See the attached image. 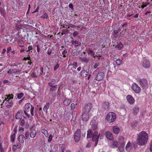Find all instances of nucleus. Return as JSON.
<instances>
[{"label": "nucleus", "instance_id": "1", "mask_svg": "<svg viewBox=\"0 0 152 152\" xmlns=\"http://www.w3.org/2000/svg\"><path fill=\"white\" fill-rule=\"evenodd\" d=\"M148 135L147 133L144 131L139 133L137 137V144L140 145H145L148 141Z\"/></svg>", "mask_w": 152, "mask_h": 152}, {"label": "nucleus", "instance_id": "2", "mask_svg": "<svg viewBox=\"0 0 152 152\" xmlns=\"http://www.w3.org/2000/svg\"><path fill=\"white\" fill-rule=\"evenodd\" d=\"M25 110L24 113L27 116L28 118H29L30 115L28 114V112L30 111V113L32 116L34 115V107L29 103L26 104L25 106Z\"/></svg>", "mask_w": 152, "mask_h": 152}, {"label": "nucleus", "instance_id": "3", "mask_svg": "<svg viewBox=\"0 0 152 152\" xmlns=\"http://www.w3.org/2000/svg\"><path fill=\"white\" fill-rule=\"evenodd\" d=\"M116 118V115L115 113L111 112L109 113L107 115L106 121L109 123H111L114 121Z\"/></svg>", "mask_w": 152, "mask_h": 152}, {"label": "nucleus", "instance_id": "4", "mask_svg": "<svg viewBox=\"0 0 152 152\" xmlns=\"http://www.w3.org/2000/svg\"><path fill=\"white\" fill-rule=\"evenodd\" d=\"M36 134L37 131L36 129H31L30 132L27 131L26 132L25 134L26 138L27 139L29 135L31 138H34L36 136Z\"/></svg>", "mask_w": 152, "mask_h": 152}, {"label": "nucleus", "instance_id": "5", "mask_svg": "<svg viewBox=\"0 0 152 152\" xmlns=\"http://www.w3.org/2000/svg\"><path fill=\"white\" fill-rule=\"evenodd\" d=\"M92 104L91 103L87 104L84 107L83 112L85 113H87L88 114H90L91 111H92Z\"/></svg>", "mask_w": 152, "mask_h": 152}, {"label": "nucleus", "instance_id": "6", "mask_svg": "<svg viewBox=\"0 0 152 152\" xmlns=\"http://www.w3.org/2000/svg\"><path fill=\"white\" fill-rule=\"evenodd\" d=\"M138 81L141 87L142 88H148V83L146 79L144 78L139 79Z\"/></svg>", "mask_w": 152, "mask_h": 152}, {"label": "nucleus", "instance_id": "7", "mask_svg": "<svg viewBox=\"0 0 152 152\" xmlns=\"http://www.w3.org/2000/svg\"><path fill=\"white\" fill-rule=\"evenodd\" d=\"M81 138V131L80 129H77L74 133V139L76 142H79Z\"/></svg>", "mask_w": 152, "mask_h": 152}, {"label": "nucleus", "instance_id": "8", "mask_svg": "<svg viewBox=\"0 0 152 152\" xmlns=\"http://www.w3.org/2000/svg\"><path fill=\"white\" fill-rule=\"evenodd\" d=\"M132 88L133 91L136 93H139L141 92V88L136 83H134L132 85Z\"/></svg>", "mask_w": 152, "mask_h": 152}, {"label": "nucleus", "instance_id": "9", "mask_svg": "<svg viewBox=\"0 0 152 152\" xmlns=\"http://www.w3.org/2000/svg\"><path fill=\"white\" fill-rule=\"evenodd\" d=\"M109 108V103L108 102H104L103 104L102 107V110L103 112H106Z\"/></svg>", "mask_w": 152, "mask_h": 152}, {"label": "nucleus", "instance_id": "10", "mask_svg": "<svg viewBox=\"0 0 152 152\" xmlns=\"http://www.w3.org/2000/svg\"><path fill=\"white\" fill-rule=\"evenodd\" d=\"M126 99L128 103L131 104H132L134 103V99L131 95H127Z\"/></svg>", "mask_w": 152, "mask_h": 152}, {"label": "nucleus", "instance_id": "11", "mask_svg": "<svg viewBox=\"0 0 152 152\" xmlns=\"http://www.w3.org/2000/svg\"><path fill=\"white\" fill-rule=\"evenodd\" d=\"M150 64L148 60L144 59L142 62V65L145 68H148L150 66Z\"/></svg>", "mask_w": 152, "mask_h": 152}, {"label": "nucleus", "instance_id": "12", "mask_svg": "<svg viewBox=\"0 0 152 152\" xmlns=\"http://www.w3.org/2000/svg\"><path fill=\"white\" fill-rule=\"evenodd\" d=\"M105 136L106 138L109 140H112L113 139V137L112 133L109 131L105 133Z\"/></svg>", "mask_w": 152, "mask_h": 152}, {"label": "nucleus", "instance_id": "13", "mask_svg": "<svg viewBox=\"0 0 152 152\" xmlns=\"http://www.w3.org/2000/svg\"><path fill=\"white\" fill-rule=\"evenodd\" d=\"M99 136L98 135V132L97 131H95L93 134L92 137V141H98L99 138Z\"/></svg>", "mask_w": 152, "mask_h": 152}, {"label": "nucleus", "instance_id": "14", "mask_svg": "<svg viewBox=\"0 0 152 152\" xmlns=\"http://www.w3.org/2000/svg\"><path fill=\"white\" fill-rule=\"evenodd\" d=\"M90 114H88L87 113H85L83 112V113L82 115V120L84 121H87L89 118V116Z\"/></svg>", "mask_w": 152, "mask_h": 152}, {"label": "nucleus", "instance_id": "15", "mask_svg": "<svg viewBox=\"0 0 152 152\" xmlns=\"http://www.w3.org/2000/svg\"><path fill=\"white\" fill-rule=\"evenodd\" d=\"M5 102L6 106L7 108H10L12 107L13 106V102L11 99H8L6 100Z\"/></svg>", "mask_w": 152, "mask_h": 152}, {"label": "nucleus", "instance_id": "16", "mask_svg": "<svg viewBox=\"0 0 152 152\" xmlns=\"http://www.w3.org/2000/svg\"><path fill=\"white\" fill-rule=\"evenodd\" d=\"M23 112L22 111H18L16 114L15 118L17 119H20L23 116Z\"/></svg>", "mask_w": 152, "mask_h": 152}, {"label": "nucleus", "instance_id": "17", "mask_svg": "<svg viewBox=\"0 0 152 152\" xmlns=\"http://www.w3.org/2000/svg\"><path fill=\"white\" fill-rule=\"evenodd\" d=\"M103 78V74L102 73H98L95 77V79L98 81L100 80Z\"/></svg>", "mask_w": 152, "mask_h": 152}, {"label": "nucleus", "instance_id": "18", "mask_svg": "<svg viewBox=\"0 0 152 152\" xmlns=\"http://www.w3.org/2000/svg\"><path fill=\"white\" fill-rule=\"evenodd\" d=\"M18 140L20 143H23L25 140L24 136L23 134H20L18 137Z\"/></svg>", "mask_w": 152, "mask_h": 152}, {"label": "nucleus", "instance_id": "19", "mask_svg": "<svg viewBox=\"0 0 152 152\" xmlns=\"http://www.w3.org/2000/svg\"><path fill=\"white\" fill-rule=\"evenodd\" d=\"M81 76L83 77H86L88 75V72L86 70H83L81 72Z\"/></svg>", "mask_w": 152, "mask_h": 152}, {"label": "nucleus", "instance_id": "20", "mask_svg": "<svg viewBox=\"0 0 152 152\" xmlns=\"http://www.w3.org/2000/svg\"><path fill=\"white\" fill-rule=\"evenodd\" d=\"M50 106V103L48 102L46 103L45 105L44 106L43 110L46 113L47 112L48 109L49 108Z\"/></svg>", "mask_w": 152, "mask_h": 152}, {"label": "nucleus", "instance_id": "21", "mask_svg": "<svg viewBox=\"0 0 152 152\" xmlns=\"http://www.w3.org/2000/svg\"><path fill=\"white\" fill-rule=\"evenodd\" d=\"M114 133L116 134H118L120 132V129L117 126H114L113 128Z\"/></svg>", "mask_w": 152, "mask_h": 152}, {"label": "nucleus", "instance_id": "22", "mask_svg": "<svg viewBox=\"0 0 152 152\" xmlns=\"http://www.w3.org/2000/svg\"><path fill=\"white\" fill-rule=\"evenodd\" d=\"M139 111V107L137 106H135L133 109V113L134 115H136Z\"/></svg>", "mask_w": 152, "mask_h": 152}, {"label": "nucleus", "instance_id": "23", "mask_svg": "<svg viewBox=\"0 0 152 152\" xmlns=\"http://www.w3.org/2000/svg\"><path fill=\"white\" fill-rule=\"evenodd\" d=\"M71 101L69 99H66L63 102V104L65 106H67L69 104Z\"/></svg>", "mask_w": 152, "mask_h": 152}, {"label": "nucleus", "instance_id": "24", "mask_svg": "<svg viewBox=\"0 0 152 152\" xmlns=\"http://www.w3.org/2000/svg\"><path fill=\"white\" fill-rule=\"evenodd\" d=\"M125 145L124 142H123L121 143L118 149L121 152H122L124 150V147Z\"/></svg>", "mask_w": 152, "mask_h": 152}, {"label": "nucleus", "instance_id": "25", "mask_svg": "<svg viewBox=\"0 0 152 152\" xmlns=\"http://www.w3.org/2000/svg\"><path fill=\"white\" fill-rule=\"evenodd\" d=\"M92 135V132L91 129H89L87 131V139L90 138Z\"/></svg>", "mask_w": 152, "mask_h": 152}, {"label": "nucleus", "instance_id": "26", "mask_svg": "<svg viewBox=\"0 0 152 152\" xmlns=\"http://www.w3.org/2000/svg\"><path fill=\"white\" fill-rule=\"evenodd\" d=\"M72 43L73 45H74L75 47H77L81 45V42L77 41H72Z\"/></svg>", "mask_w": 152, "mask_h": 152}, {"label": "nucleus", "instance_id": "27", "mask_svg": "<svg viewBox=\"0 0 152 152\" xmlns=\"http://www.w3.org/2000/svg\"><path fill=\"white\" fill-rule=\"evenodd\" d=\"M87 52L88 54H91V56H93L94 58H95L96 56V55H95V53L93 51L91 50H87Z\"/></svg>", "mask_w": 152, "mask_h": 152}, {"label": "nucleus", "instance_id": "28", "mask_svg": "<svg viewBox=\"0 0 152 152\" xmlns=\"http://www.w3.org/2000/svg\"><path fill=\"white\" fill-rule=\"evenodd\" d=\"M42 133L44 134L45 137H47L48 136V132L45 129H43L41 130Z\"/></svg>", "mask_w": 152, "mask_h": 152}, {"label": "nucleus", "instance_id": "29", "mask_svg": "<svg viewBox=\"0 0 152 152\" xmlns=\"http://www.w3.org/2000/svg\"><path fill=\"white\" fill-rule=\"evenodd\" d=\"M119 31L117 30H114L113 31V36L115 38L118 37L119 36Z\"/></svg>", "mask_w": 152, "mask_h": 152}, {"label": "nucleus", "instance_id": "30", "mask_svg": "<svg viewBox=\"0 0 152 152\" xmlns=\"http://www.w3.org/2000/svg\"><path fill=\"white\" fill-rule=\"evenodd\" d=\"M13 98V95L12 94L9 95H6V97H4V100H7V99H11Z\"/></svg>", "mask_w": 152, "mask_h": 152}, {"label": "nucleus", "instance_id": "31", "mask_svg": "<svg viewBox=\"0 0 152 152\" xmlns=\"http://www.w3.org/2000/svg\"><path fill=\"white\" fill-rule=\"evenodd\" d=\"M131 143L130 142H128L126 146V150L128 151H129L131 149Z\"/></svg>", "mask_w": 152, "mask_h": 152}, {"label": "nucleus", "instance_id": "32", "mask_svg": "<svg viewBox=\"0 0 152 152\" xmlns=\"http://www.w3.org/2000/svg\"><path fill=\"white\" fill-rule=\"evenodd\" d=\"M115 62L119 66L122 63V61L120 59H118L116 60Z\"/></svg>", "mask_w": 152, "mask_h": 152}, {"label": "nucleus", "instance_id": "33", "mask_svg": "<svg viewBox=\"0 0 152 152\" xmlns=\"http://www.w3.org/2000/svg\"><path fill=\"white\" fill-rule=\"evenodd\" d=\"M57 86L56 85H54L51 87L50 89V90L51 91H53L56 90L57 88Z\"/></svg>", "mask_w": 152, "mask_h": 152}, {"label": "nucleus", "instance_id": "34", "mask_svg": "<svg viewBox=\"0 0 152 152\" xmlns=\"http://www.w3.org/2000/svg\"><path fill=\"white\" fill-rule=\"evenodd\" d=\"M15 134L13 133L12 134H11L10 137L11 141L12 142H14L15 140Z\"/></svg>", "mask_w": 152, "mask_h": 152}, {"label": "nucleus", "instance_id": "35", "mask_svg": "<svg viewBox=\"0 0 152 152\" xmlns=\"http://www.w3.org/2000/svg\"><path fill=\"white\" fill-rule=\"evenodd\" d=\"M123 47V44H121V43H119L116 46V48L118 49V50H120Z\"/></svg>", "mask_w": 152, "mask_h": 152}, {"label": "nucleus", "instance_id": "36", "mask_svg": "<svg viewBox=\"0 0 152 152\" xmlns=\"http://www.w3.org/2000/svg\"><path fill=\"white\" fill-rule=\"evenodd\" d=\"M12 69V72L13 73H19L20 72H21V70L19 69L18 70L17 69Z\"/></svg>", "mask_w": 152, "mask_h": 152}, {"label": "nucleus", "instance_id": "37", "mask_svg": "<svg viewBox=\"0 0 152 152\" xmlns=\"http://www.w3.org/2000/svg\"><path fill=\"white\" fill-rule=\"evenodd\" d=\"M43 68H41L39 70H38V72L39 73V75L41 76L42 75L43 73Z\"/></svg>", "mask_w": 152, "mask_h": 152}, {"label": "nucleus", "instance_id": "38", "mask_svg": "<svg viewBox=\"0 0 152 152\" xmlns=\"http://www.w3.org/2000/svg\"><path fill=\"white\" fill-rule=\"evenodd\" d=\"M24 94L23 93H19L18 94L17 97L18 99H21L23 96Z\"/></svg>", "mask_w": 152, "mask_h": 152}, {"label": "nucleus", "instance_id": "39", "mask_svg": "<svg viewBox=\"0 0 152 152\" xmlns=\"http://www.w3.org/2000/svg\"><path fill=\"white\" fill-rule=\"evenodd\" d=\"M41 17L43 19H46L48 17V15L47 13H45L42 15Z\"/></svg>", "mask_w": 152, "mask_h": 152}, {"label": "nucleus", "instance_id": "40", "mask_svg": "<svg viewBox=\"0 0 152 152\" xmlns=\"http://www.w3.org/2000/svg\"><path fill=\"white\" fill-rule=\"evenodd\" d=\"M92 128L94 130L96 129L97 128V124L93 123L92 125Z\"/></svg>", "mask_w": 152, "mask_h": 152}, {"label": "nucleus", "instance_id": "41", "mask_svg": "<svg viewBox=\"0 0 152 152\" xmlns=\"http://www.w3.org/2000/svg\"><path fill=\"white\" fill-rule=\"evenodd\" d=\"M75 105L74 103H72L71 105V108L72 110H74L75 107Z\"/></svg>", "mask_w": 152, "mask_h": 152}, {"label": "nucleus", "instance_id": "42", "mask_svg": "<svg viewBox=\"0 0 152 152\" xmlns=\"http://www.w3.org/2000/svg\"><path fill=\"white\" fill-rule=\"evenodd\" d=\"M67 51L66 50H64L62 52V54L63 55V56L64 57H65L66 56V54H67Z\"/></svg>", "mask_w": 152, "mask_h": 152}, {"label": "nucleus", "instance_id": "43", "mask_svg": "<svg viewBox=\"0 0 152 152\" xmlns=\"http://www.w3.org/2000/svg\"><path fill=\"white\" fill-rule=\"evenodd\" d=\"M59 67V65L58 64H56L54 67V71H56L57 69Z\"/></svg>", "mask_w": 152, "mask_h": 152}, {"label": "nucleus", "instance_id": "44", "mask_svg": "<svg viewBox=\"0 0 152 152\" xmlns=\"http://www.w3.org/2000/svg\"><path fill=\"white\" fill-rule=\"evenodd\" d=\"M99 63H95L94 66V67L95 69H96L97 68V67L98 66H99Z\"/></svg>", "mask_w": 152, "mask_h": 152}, {"label": "nucleus", "instance_id": "45", "mask_svg": "<svg viewBox=\"0 0 152 152\" xmlns=\"http://www.w3.org/2000/svg\"><path fill=\"white\" fill-rule=\"evenodd\" d=\"M65 149V146L64 145L62 144L61 146V149L62 152H64Z\"/></svg>", "mask_w": 152, "mask_h": 152}, {"label": "nucleus", "instance_id": "46", "mask_svg": "<svg viewBox=\"0 0 152 152\" xmlns=\"http://www.w3.org/2000/svg\"><path fill=\"white\" fill-rule=\"evenodd\" d=\"M113 144L114 147H117L118 146V142L117 141H113Z\"/></svg>", "mask_w": 152, "mask_h": 152}, {"label": "nucleus", "instance_id": "47", "mask_svg": "<svg viewBox=\"0 0 152 152\" xmlns=\"http://www.w3.org/2000/svg\"><path fill=\"white\" fill-rule=\"evenodd\" d=\"M16 29L18 31L19 30H20V29L21 28V26L20 25H17L16 26Z\"/></svg>", "mask_w": 152, "mask_h": 152}, {"label": "nucleus", "instance_id": "48", "mask_svg": "<svg viewBox=\"0 0 152 152\" xmlns=\"http://www.w3.org/2000/svg\"><path fill=\"white\" fill-rule=\"evenodd\" d=\"M18 148H19L21 146V145L19 143H17L15 145Z\"/></svg>", "mask_w": 152, "mask_h": 152}, {"label": "nucleus", "instance_id": "49", "mask_svg": "<svg viewBox=\"0 0 152 152\" xmlns=\"http://www.w3.org/2000/svg\"><path fill=\"white\" fill-rule=\"evenodd\" d=\"M12 50V48L11 47H9L7 49V53L8 54L9 52Z\"/></svg>", "mask_w": 152, "mask_h": 152}, {"label": "nucleus", "instance_id": "50", "mask_svg": "<svg viewBox=\"0 0 152 152\" xmlns=\"http://www.w3.org/2000/svg\"><path fill=\"white\" fill-rule=\"evenodd\" d=\"M69 30L65 29L63 30V32L64 34H67L69 32Z\"/></svg>", "mask_w": 152, "mask_h": 152}, {"label": "nucleus", "instance_id": "51", "mask_svg": "<svg viewBox=\"0 0 152 152\" xmlns=\"http://www.w3.org/2000/svg\"><path fill=\"white\" fill-rule=\"evenodd\" d=\"M53 136L52 135L50 134L49 137V139H48V141L49 142H50L52 140Z\"/></svg>", "mask_w": 152, "mask_h": 152}, {"label": "nucleus", "instance_id": "52", "mask_svg": "<svg viewBox=\"0 0 152 152\" xmlns=\"http://www.w3.org/2000/svg\"><path fill=\"white\" fill-rule=\"evenodd\" d=\"M126 29L125 30L122 31L121 33V36H122L124 35L126 33Z\"/></svg>", "mask_w": 152, "mask_h": 152}, {"label": "nucleus", "instance_id": "53", "mask_svg": "<svg viewBox=\"0 0 152 152\" xmlns=\"http://www.w3.org/2000/svg\"><path fill=\"white\" fill-rule=\"evenodd\" d=\"M28 49L27 50V52H29V53L30 51L31 50H32V47L31 46H29L28 47Z\"/></svg>", "mask_w": 152, "mask_h": 152}, {"label": "nucleus", "instance_id": "54", "mask_svg": "<svg viewBox=\"0 0 152 152\" xmlns=\"http://www.w3.org/2000/svg\"><path fill=\"white\" fill-rule=\"evenodd\" d=\"M3 83L4 84H9V81L7 80H4L3 81Z\"/></svg>", "mask_w": 152, "mask_h": 152}, {"label": "nucleus", "instance_id": "55", "mask_svg": "<svg viewBox=\"0 0 152 152\" xmlns=\"http://www.w3.org/2000/svg\"><path fill=\"white\" fill-rule=\"evenodd\" d=\"M31 76L32 77H37V76L36 75V74L35 73H32L31 74Z\"/></svg>", "mask_w": 152, "mask_h": 152}, {"label": "nucleus", "instance_id": "56", "mask_svg": "<svg viewBox=\"0 0 152 152\" xmlns=\"http://www.w3.org/2000/svg\"><path fill=\"white\" fill-rule=\"evenodd\" d=\"M25 123V121L24 119H22L21 121L20 124L21 125H22L24 124Z\"/></svg>", "mask_w": 152, "mask_h": 152}, {"label": "nucleus", "instance_id": "57", "mask_svg": "<svg viewBox=\"0 0 152 152\" xmlns=\"http://www.w3.org/2000/svg\"><path fill=\"white\" fill-rule=\"evenodd\" d=\"M96 57H97L98 59L99 60H102L103 59V57L101 56H96Z\"/></svg>", "mask_w": 152, "mask_h": 152}, {"label": "nucleus", "instance_id": "58", "mask_svg": "<svg viewBox=\"0 0 152 152\" xmlns=\"http://www.w3.org/2000/svg\"><path fill=\"white\" fill-rule=\"evenodd\" d=\"M12 69H10L9 71H8L7 72V73L9 75L10 74H11L12 73H12Z\"/></svg>", "mask_w": 152, "mask_h": 152}, {"label": "nucleus", "instance_id": "59", "mask_svg": "<svg viewBox=\"0 0 152 152\" xmlns=\"http://www.w3.org/2000/svg\"><path fill=\"white\" fill-rule=\"evenodd\" d=\"M78 35V32L77 31H75L73 33V35L74 37H75L77 35Z\"/></svg>", "mask_w": 152, "mask_h": 152}, {"label": "nucleus", "instance_id": "60", "mask_svg": "<svg viewBox=\"0 0 152 152\" xmlns=\"http://www.w3.org/2000/svg\"><path fill=\"white\" fill-rule=\"evenodd\" d=\"M35 47H37V52H39V51H40V48H39V45H36Z\"/></svg>", "mask_w": 152, "mask_h": 152}, {"label": "nucleus", "instance_id": "61", "mask_svg": "<svg viewBox=\"0 0 152 152\" xmlns=\"http://www.w3.org/2000/svg\"><path fill=\"white\" fill-rule=\"evenodd\" d=\"M69 8H71L72 9H73V5L72 4H70L69 5Z\"/></svg>", "mask_w": 152, "mask_h": 152}, {"label": "nucleus", "instance_id": "62", "mask_svg": "<svg viewBox=\"0 0 152 152\" xmlns=\"http://www.w3.org/2000/svg\"><path fill=\"white\" fill-rule=\"evenodd\" d=\"M4 115H7L9 114V111H8L6 110L4 112Z\"/></svg>", "mask_w": 152, "mask_h": 152}, {"label": "nucleus", "instance_id": "63", "mask_svg": "<svg viewBox=\"0 0 152 152\" xmlns=\"http://www.w3.org/2000/svg\"><path fill=\"white\" fill-rule=\"evenodd\" d=\"M53 83L51 82H49V83H48V85H49V86L51 87L53 86Z\"/></svg>", "mask_w": 152, "mask_h": 152}, {"label": "nucleus", "instance_id": "64", "mask_svg": "<svg viewBox=\"0 0 152 152\" xmlns=\"http://www.w3.org/2000/svg\"><path fill=\"white\" fill-rule=\"evenodd\" d=\"M0 152H4V151L3 148L1 146H0Z\"/></svg>", "mask_w": 152, "mask_h": 152}]
</instances>
